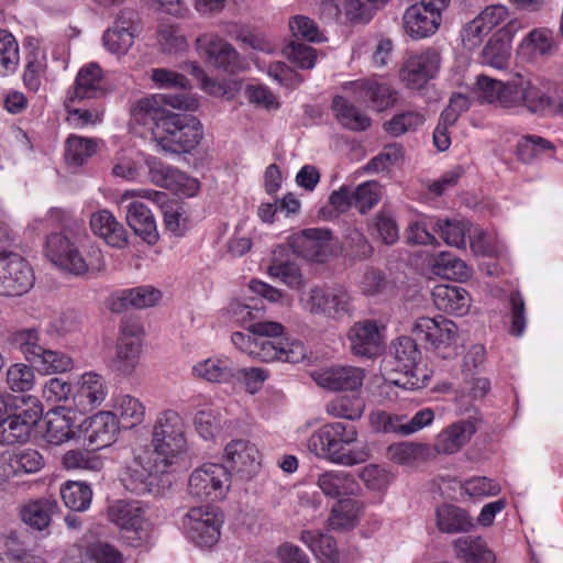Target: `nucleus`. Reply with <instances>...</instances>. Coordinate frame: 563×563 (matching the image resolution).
Returning a JSON list of instances; mask_svg holds the SVG:
<instances>
[{
  "mask_svg": "<svg viewBox=\"0 0 563 563\" xmlns=\"http://www.w3.org/2000/svg\"><path fill=\"white\" fill-rule=\"evenodd\" d=\"M153 450L142 449L124 466L121 481L136 495L153 493L162 475L186 467L189 462L185 432L180 424H155L152 432Z\"/></svg>",
  "mask_w": 563,
  "mask_h": 563,
  "instance_id": "obj_1",
  "label": "nucleus"
},
{
  "mask_svg": "<svg viewBox=\"0 0 563 563\" xmlns=\"http://www.w3.org/2000/svg\"><path fill=\"white\" fill-rule=\"evenodd\" d=\"M195 110L198 102L185 95H154L140 99L132 110L134 119L143 124L153 122V135L163 150L179 153L194 150L203 132L200 121L190 114L173 113L165 108Z\"/></svg>",
  "mask_w": 563,
  "mask_h": 563,
  "instance_id": "obj_2",
  "label": "nucleus"
},
{
  "mask_svg": "<svg viewBox=\"0 0 563 563\" xmlns=\"http://www.w3.org/2000/svg\"><path fill=\"white\" fill-rule=\"evenodd\" d=\"M256 336L251 356L262 362L282 361L299 363L306 358L307 350L303 343L286 333L285 327L275 321H258L246 327Z\"/></svg>",
  "mask_w": 563,
  "mask_h": 563,
  "instance_id": "obj_3",
  "label": "nucleus"
},
{
  "mask_svg": "<svg viewBox=\"0 0 563 563\" xmlns=\"http://www.w3.org/2000/svg\"><path fill=\"white\" fill-rule=\"evenodd\" d=\"M354 424H324L309 440V449L316 455L342 466L364 463L369 453L364 448L349 449L356 441Z\"/></svg>",
  "mask_w": 563,
  "mask_h": 563,
  "instance_id": "obj_4",
  "label": "nucleus"
},
{
  "mask_svg": "<svg viewBox=\"0 0 563 563\" xmlns=\"http://www.w3.org/2000/svg\"><path fill=\"white\" fill-rule=\"evenodd\" d=\"M416 339L423 341L442 358H451L459 353L462 346L461 333L457 324L443 317H420L411 329Z\"/></svg>",
  "mask_w": 563,
  "mask_h": 563,
  "instance_id": "obj_5",
  "label": "nucleus"
},
{
  "mask_svg": "<svg viewBox=\"0 0 563 563\" xmlns=\"http://www.w3.org/2000/svg\"><path fill=\"white\" fill-rule=\"evenodd\" d=\"M45 255L62 269L76 275L100 271L103 266L102 253L98 247H91L87 257H84L75 244L60 233L47 238Z\"/></svg>",
  "mask_w": 563,
  "mask_h": 563,
  "instance_id": "obj_6",
  "label": "nucleus"
},
{
  "mask_svg": "<svg viewBox=\"0 0 563 563\" xmlns=\"http://www.w3.org/2000/svg\"><path fill=\"white\" fill-rule=\"evenodd\" d=\"M501 107H523L534 113L563 114V104L553 106L550 99L529 78L521 74H516L505 82Z\"/></svg>",
  "mask_w": 563,
  "mask_h": 563,
  "instance_id": "obj_7",
  "label": "nucleus"
},
{
  "mask_svg": "<svg viewBox=\"0 0 563 563\" xmlns=\"http://www.w3.org/2000/svg\"><path fill=\"white\" fill-rule=\"evenodd\" d=\"M223 520L221 515L208 506L191 507L181 519V529L186 538L196 547L210 549L221 536Z\"/></svg>",
  "mask_w": 563,
  "mask_h": 563,
  "instance_id": "obj_8",
  "label": "nucleus"
},
{
  "mask_svg": "<svg viewBox=\"0 0 563 563\" xmlns=\"http://www.w3.org/2000/svg\"><path fill=\"white\" fill-rule=\"evenodd\" d=\"M231 472L222 464H205L195 470L188 481V493L200 501L218 500L230 487Z\"/></svg>",
  "mask_w": 563,
  "mask_h": 563,
  "instance_id": "obj_9",
  "label": "nucleus"
},
{
  "mask_svg": "<svg viewBox=\"0 0 563 563\" xmlns=\"http://www.w3.org/2000/svg\"><path fill=\"white\" fill-rule=\"evenodd\" d=\"M394 354L398 363L397 369L404 374L390 382L404 388H423L427 385L428 375L426 368L418 363L420 351L415 340L409 336L397 339L394 343Z\"/></svg>",
  "mask_w": 563,
  "mask_h": 563,
  "instance_id": "obj_10",
  "label": "nucleus"
},
{
  "mask_svg": "<svg viewBox=\"0 0 563 563\" xmlns=\"http://www.w3.org/2000/svg\"><path fill=\"white\" fill-rule=\"evenodd\" d=\"M289 245L294 253L314 263H325L336 252V242L325 229L311 228L292 234Z\"/></svg>",
  "mask_w": 563,
  "mask_h": 563,
  "instance_id": "obj_11",
  "label": "nucleus"
},
{
  "mask_svg": "<svg viewBox=\"0 0 563 563\" xmlns=\"http://www.w3.org/2000/svg\"><path fill=\"white\" fill-rule=\"evenodd\" d=\"M145 198L161 205L164 216V224L167 231L176 236H181L188 229L189 217L184 203L172 200L167 201V195L152 189H130L122 192L118 203L122 205L128 200Z\"/></svg>",
  "mask_w": 563,
  "mask_h": 563,
  "instance_id": "obj_12",
  "label": "nucleus"
},
{
  "mask_svg": "<svg viewBox=\"0 0 563 563\" xmlns=\"http://www.w3.org/2000/svg\"><path fill=\"white\" fill-rule=\"evenodd\" d=\"M33 283V269L21 255L0 251V295L21 296Z\"/></svg>",
  "mask_w": 563,
  "mask_h": 563,
  "instance_id": "obj_13",
  "label": "nucleus"
},
{
  "mask_svg": "<svg viewBox=\"0 0 563 563\" xmlns=\"http://www.w3.org/2000/svg\"><path fill=\"white\" fill-rule=\"evenodd\" d=\"M151 181L156 186L166 188L184 197H194L200 188L196 178L187 176L185 173L173 168L156 158L146 161Z\"/></svg>",
  "mask_w": 563,
  "mask_h": 563,
  "instance_id": "obj_14",
  "label": "nucleus"
},
{
  "mask_svg": "<svg viewBox=\"0 0 563 563\" xmlns=\"http://www.w3.org/2000/svg\"><path fill=\"white\" fill-rule=\"evenodd\" d=\"M151 181L156 186L166 188L184 197H194L200 188L196 178L187 176L185 173L173 168L156 158L146 161Z\"/></svg>",
  "mask_w": 563,
  "mask_h": 563,
  "instance_id": "obj_15",
  "label": "nucleus"
},
{
  "mask_svg": "<svg viewBox=\"0 0 563 563\" xmlns=\"http://www.w3.org/2000/svg\"><path fill=\"white\" fill-rule=\"evenodd\" d=\"M509 16L504 5H488L476 18L468 22L462 31L465 47H477L493 30L506 22Z\"/></svg>",
  "mask_w": 563,
  "mask_h": 563,
  "instance_id": "obj_16",
  "label": "nucleus"
},
{
  "mask_svg": "<svg viewBox=\"0 0 563 563\" xmlns=\"http://www.w3.org/2000/svg\"><path fill=\"white\" fill-rule=\"evenodd\" d=\"M197 46L209 63L223 68L228 73H236L246 68L238 52L227 42L213 34H205L197 40Z\"/></svg>",
  "mask_w": 563,
  "mask_h": 563,
  "instance_id": "obj_17",
  "label": "nucleus"
},
{
  "mask_svg": "<svg viewBox=\"0 0 563 563\" xmlns=\"http://www.w3.org/2000/svg\"><path fill=\"white\" fill-rule=\"evenodd\" d=\"M384 330L385 327L377 324L376 321L356 322L347 334L352 353L367 357L377 355L384 344Z\"/></svg>",
  "mask_w": 563,
  "mask_h": 563,
  "instance_id": "obj_18",
  "label": "nucleus"
},
{
  "mask_svg": "<svg viewBox=\"0 0 563 563\" xmlns=\"http://www.w3.org/2000/svg\"><path fill=\"white\" fill-rule=\"evenodd\" d=\"M559 43L551 29L539 26L532 29L520 41L517 47V57L522 62H536L554 55Z\"/></svg>",
  "mask_w": 563,
  "mask_h": 563,
  "instance_id": "obj_19",
  "label": "nucleus"
},
{
  "mask_svg": "<svg viewBox=\"0 0 563 563\" xmlns=\"http://www.w3.org/2000/svg\"><path fill=\"white\" fill-rule=\"evenodd\" d=\"M59 512V506L53 497L29 499L18 508L20 520L31 530L47 531L53 517Z\"/></svg>",
  "mask_w": 563,
  "mask_h": 563,
  "instance_id": "obj_20",
  "label": "nucleus"
},
{
  "mask_svg": "<svg viewBox=\"0 0 563 563\" xmlns=\"http://www.w3.org/2000/svg\"><path fill=\"white\" fill-rule=\"evenodd\" d=\"M224 457L231 472L241 477H251L261 464L256 445L247 440H232L224 448Z\"/></svg>",
  "mask_w": 563,
  "mask_h": 563,
  "instance_id": "obj_21",
  "label": "nucleus"
},
{
  "mask_svg": "<svg viewBox=\"0 0 563 563\" xmlns=\"http://www.w3.org/2000/svg\"><path fill=\"white\" fill-rule=\"evenodd\" d=\"M353 99L366 103L376 111H383L394 104L396 98L391 88L376 78L356 80L349 84Z\"/></svg>",
  "mask_w": 563,
  "mask_h": 563,
  "instance_id": "obj_22",
  "label": "nucleus"
},
{
  "mask_svg": "<svg viewBox=\"0 0 563 563\" xmlns=\"http://www.w3.org/2000/svg\"><path fill=\"white\" fill-rule=\"evenodd\" d=\"M441 13L438 9L421 2L410 5L402 16L405 32L412 38H422L435 33L441 23Z\"/></svg>",
  "mask_w": 563,
  "mask_h": 563,
  "instance_id": "obj_23",
  "label": "nucleus"
},
{
  "mask_svg": "<svg viewBox=\"0 0 563 563\" xmlns=\"http://www.w3.org/2000/svg\"><path fill=\"white\" fill-rule=\"evenodd\" d=\"M314 484L330 499L339 500L346 496H355L360 492V485L354 476L344 471H324L316 476Z\"/></svg>",
  "mask_w": 563,
  "mask_h": 563,
  "instance_id": "obj_24",
  "label": "nucleus"
},
{
  "mask_svg": "<svg viewBox=\"0 0 563 563\" xmlns=\"http://www.w3.org/2000/svg\"><path fill=\"white\" fill-rule=\"evenodd\" d=\"M364 369L355 366H336L327 368L316 376L319 386L330 390H356L363 385Z\"/></svg>",
  "mask_w": 563,
  "mask_h": 563,
  "instance_id": "obj_25",
  "label": "nucleus"
},
{
  "mask_svg": "<svg viewBox=\"0 0 563 563\" xmlns=\"http://www.w3.org/2000/svg\"><path fill=\"white\" fill-rule=\"evenodd\" d=\"M432 300L439 310L456 317L465 316L472 302L466 289L446 284L437 285L433 288Z\"/></svg>",
  "mask_w": 563,
  "mask_h": 563,
  "instance_id": "obj_26",
  "label": "nucleus"
},
{
  "mask_svg": "<svg viewBox=\"0 0 563 563\" xmlns=\"http://www.w3.org/2000/svg\"><path fill=\"white\" fill-rule=\"evenodd\" d=\"M162 299V292L152 286H141L123 289L111 295L109 308L120 312L126 308L143 309L156 305Z\"/></svg>",
  "mask_w": 563,
  "mask_h": 563,
  "instance_id": "obj_27",
  "label": "nucleus"
},
{
  "mask_svg": "<svg viewBox=\"0 0 563 563\" xmlns=\"http://www.w3.org/2000/svg\"><path fill=\"white\" fill-rule=\"evenodd\" d=\"M140 33L139 23L131 19L118 18L113 26L103 34L106 48L117 55H124L134 44L135 37Z\"/></svg>",
  "mask_w": 563,
  "mask_h": 563,
  "instance_id": "obj_28",
  "label": "nucleus"
},
{
  "mask_svg": "<svg viewBox=\"0 0 563 563\" xmlns=\"http://www.w3.org/2000/svg\"><path fill=\"white\" fill-rule=\"evenodd\" d=\"M89 223L93 234L104 240L107 244L121 249L128 243L124 227L109 210L103 209L92 213Z\"/></svg>",
  "mask_w": 563,
  "mask_h": 563,
  "instance_id": "obj_29",
  "label": "nucleus"
},
{
  "mask_svg": "<svg viewBox=\"0 0 563 563\" xmlns=\"http://www.w3.org/2000/svg\"><path fill=\"white\" fill-rule=\"evenodd\" d=\"M107 396V387L103 378L93 372L81 375L74 400L80 411L92 410L100 405Z\"/></svg>",
  "mask_w": 563,
  "mask_h": 563,
  "instance_id": "obj_30",
  "label": "nucleus"
},
{
  "mask_svg": "<svg viewBox=\"0 0 563 563\" xmlns=\"http://www.w3.org/2000/svg\"><path fill=\"white\" fill-rule=\"evenodd\" d=\"M126 222L134 233L147 244L154 245L158 241L155 218L143 202L135 200L128 206Z\"/></svg>",
  "mask_w": 563,
  "mask_h": 563,
  "instance_id": "obj_31",
  "label": "nucleus"
},
{
  "mask_svg": "<svg viewBox=\"0 0 563 563\" xmlns=\"http://www.w3.org/2000/svg\"><path fill=\"white\" fill-rule=\"evenodd\" d=\"M109 520L122 530L139 532L144 525V508L140 501L117 500L108 508Z\"/></svg>",
  "mask_w": 563,
  "mask_h": 563,
  "instance_id": "obj_32",
  "label": "nucleus"
},
{
  "mask_svg": "<svg viewBox=\"0 0 563 563\" xmlns=\"http://www.w3.org/2000/svg\"><path fill=\"white\" fill-rule=\"evenodd\" d=\"M299 539L320 563H340V552L332 536L320 530H302Z\"/></svg>",
  "mask_w": 563,
  "mask_h": 563,
  "instance_id": "obj_33",
  "label": "nucleus"
},
{
  "mask_svg": "<svg viewBox=\"0 0 563 563\" xmlns=\"http://www.w3.org/2000/svg\"><path fill=\"white\" fill-rule=\"evenodd\" d=\"M363 505L360 500L346 496L339 499L331 509L328 526L335 531L353 529L357 522Z\"/></svg>",
  "mask_w": 563,
  "mask_h": 563,
  "instance_id": "obj_34",
  "label": "nucleus"
},
{
  "mask_svg": "<svg viewBox=\"0 0 563 563\" xmlns=\"http://www.w3.org/2000/svg\"><path fill=\"white\" fill-rule=\"evenodd\" d=\"M475 433L474 424H449L437 437L433 453L453 454Z\"/></svg>",
  "mask_w": 563,
  "mask_h": 563,
  "instance_id": "obj_35",
  "label": "nucleus"
},
{
  "mask_svg": "<svg viewBox=\"0 0 563 563\" xmlns=\"http://www.w3.org/2000/svg\"><path fill=\"white\" fill-rule=\"evenodd\" d=\"M437 527L443 533L467 532L473 527V520L467 511L453 505H443L437 509Z\"/></svg>",
  "mask_w": 563,
  "mask_h": 563,
  "instance_id": "obj_36",
  "label": "nucleus"
},
{
  "mask_svg": "<svg viewBox=\"0 0 563 563\" xmlns=\"http://www.w3.org/2000/svg\"><path fill=\"white\" fill-rule=\"evenodd\" d=\"M47 56L46 52L38 44L32 47L27 53L25 69L23 73L24 86L33 92H37L43 80L47 76Z\"/></svg>",
  "mask_w": 563,
  "mask_h": 563,
  "instance_id": "obj_37",
  "label": "nucleus"
},
{
  "mask_svg": "<svg viewBox=\"0 0 563 563\" xmlns=\"http://www.w3.org/2000/svg\"><path fill=\"white\" fill-rule=\"evenodd\" d=\"M103 77L100 66L89 64L82 67L76 78L73 97L77 99L96 98L102 95Z\"/></svg>",
  "mask_w": 563,
  "mask_h": 563,
  "instance_id": "obj_38",
  "label": "nucleus"
},
{
  "mask_svg": "<svg viewBox=\"0 0 563 563\" xmlns=\"http://www.w3.org/2000/svg\"><path fill=\"white\" fill-rule=\"evenodd\" d=\"M431 271L445 279L464 282L471 276V269L464 261L450 252H441L431 261Z\"/></svg>",
  "mask_w": 563,
  "mask_h": 563,
  "instance_id": "obj_39",
  "label": "nucleus"
},
{
  "mask_svg": "<svg viewBox=\"0 0 563 563\" xmlns=\"http://www.w3.org/2000/svg\"><path fill=\"white\" fill-rule=\"evenodd\" d=\"M35 427L34 438L40 434L48 444L60 445L65 442H80L82 434V424H33Z\"/></svg>",
  "mask_w": 563,
  "mask_h": 563,
  "instance_id": "obj_40",
  "label": "nucleus"
},
{
  "mask_svg": "<svg viewBox=\"0 0 563 563\" xmlns=\"http://www.w3.org/2000/svg\"><path fill=\"white\" fill-rule=\"evenodd\" d=\"M499 30L488 41L482 52V63L496 69H505L511 57V37L503 38Z\"/></svg>",
  "mask_w": 563,
  "mask_h": 563,
  "instance_id": "obj_41",
  "label": "nucleus"
},
{
  "mask_svg": "<svg viewBox=\"0 0 563 563\" xmlns=\"http://www.w3.org/2000/svg\"><path fill=\"white\" fill-rule=\"evenodd\" d=\"M456 556L467 563H493L495 556L482 540L477 537H462L453 543Z\"/></svg>",
  "mask_w": 563,
  "mask_h": 563,
  "instance_id": "obj_42",
  "label": "nucleus"
},
{
  "mask_svg": "<svg viewBox=\"0 0 563 563\" xmlns=\"http://www.w3.org/2000/svg\"><path fill=\"white\" fill-rule=\"evenodd\" d=\"M332 110L338 121L353 131H364L371 125V119L355 108L346 98L336 96L332 101Z\"/></svg>",
  "mask_w": 563,
  "mask_h": 563,
  "instance_id": "obj_43",
  "label": "nucleus"
},
{
  "mask_svg": "<svg viewBox=\"0 0 563 563\" xmlns=\"http://www.w3.org/2000/svg\"><path fill=\"white\" fill-rule=\"evenodd\" d=\"M145 409L139 399L129 395L120 396L115 399L112 410L101 411L98 418L104 422L110 420H135L141 421L144 418Z\"/></svg>",
  "mask_w": 563,
  "mask_h": 563,
  "instance_id": "obj_44",
  "label": "nucleus"
},
{
  "mask_svg": "<svg viewBox=\"0 0 563 563\" xmlns=\"http://www.w3.org/2000/svg\"><path fill=\"white\" fill-rule=\"evenodd\" d=\"M388 457L401 465H409L416 461H424L433 456L432 446L416 442H400L388 446Z\"/></svg>",
  "mask_w": 563,
  "mask_h": 563,
  "instance_id": "obj_45",
  "label": "nucleus"
},
{
  "mask_svg": "<svg viewBox=\"0 0 563 563\" xmlns=\"http://www.w3.org/2000/svg\"><path fill=\"white\" fill-rule=\"evenodd\" d=\"M82 431H87V433L82 434L80 442L92 451H97L114 443L121 428L120 424H88L82 427Z\"/></svg>",
  "mask_w": 563,
  "mask_h": 563,
  "instance_id": "obj_46",
  "label": "nucleus"
},
{
  "mask_svg": "<svg viewBox=\"0 0 563 563\" xmlns=\"http://www.w3.org/2000/svg\"><path fill=\"white\" fill-rule=\"evenodd\" d=\"M97 150L98 141L96 139L71 134L65 142V159L68 164L79 166L95 155Z\"/></svg>",
  "mask_w": 563,
  "mask_h": 563,
  "instance_id": "obj_47",
  "label": "nucleus"
},
{
  "mask_svg": "<svg viewBox=\"0 0 563 563\" xmlns=\"http://www.w3.org/2000/svg\"><path fill=\"white\" fill-rule=\"evenodd\" d=\"M432 228L440 233L443 241L457 249H464L466 245V235L470 236L473 227L464 221L457 220H435Z\"/></svg>",
  "mask_w": 563,
  "mask_h": 563,
  "instance_id": "obj_48",
  "label": "nucleus"
},
{
  "mask_svg": "<svg viewBox=\"0 0 563 563\" xmlns=\"http://www.w3.org/2000/svg\"><path fill=\"white\" fill-rule=\"evenodd\" d=\"M20 64V46L15 36L0 29V75L8 76L18 69Z\"/></svg>",
  "mask_w": 563,
  "mask_h": 563,
  "instance_id": "obj_49",
  "label": "nucleus"
},
{
  "mask_svg": "<svg viewBox=\"0 0 563 563\" xmlns=\"http://www.w3.org/2000/svg\"><path fill=\"white\" fill-rule=\"evenodd\" d=\"M60 496L67 508L75 511H85L90 506L92 490L84 483L67 482L60 488Z\"/></svg>",
  "mask_w": 563,
  "mask_h": 563,
  "instance_id": "obj_50",
  "label": "nucleus"
},
{
  "mask_svg": "<svg viewBox=\"0 0 563 563\" xmlns=\"http://www.w3.org/2000/svg\"><path fill=\"white\" fill-rule=\"evenodd\" d=\"M14 407L11 413V422H40L43 417V405L38 398L27 396H15Z\"/></svg>",
  "mask_w": 563,
  "mask_h": 563,
  "instance_id": "obj_51",
  "label": "nucleus"
},
{
  "mask_svg": "<svg viewBox=\"0 0 563 563\" xmlns=\"http://www.w3.org/2000/svg\"><path fill=\"white\" fill-rule=\"evenodd\" d=\"M351 191L353 207L361 213H365L374 208L379 202L383 195L382 186L375 180L365 181L356 188L351 189Z\"/></svg>",
  "mask_w": 563,
  "mask_h": 563,
  "instance_id": "obj_52",
  "label": "nucleus"
},
{
  "mask_svg": "<svg viewBox=\"0 0 563 563\" xmlns=\"http://www.w3.org/2000/svg\"><path fill=\"white\" fill-rule=\"evenodd\" d=\"M364 411V402L358 397H336L327 405V412L332 418L357 420Z\"/></svg>",
  "mask_w": 563,
  "mask_h": 563,
  "instance_id": "obj_53",
  "label": "nucleus"
},
{
  "mask_svg": "<svg viewBox=\"0 0 563 563\" xmlns=\"http://www.w3.org/2000/svg\"><path fill=\"white\" fill-rule=\"evenodd\" d=\"M75 97L67 98L65 107L67 109V121L75 128H82L86 125H95L100 123L103 118L104 109L102 107H95L91 109L74 108L73 103Z\"/></svg>",
  "mask_w": 563,
  "mask_h": 563,
  "instance_id": "obj_54",
  "label": "nucleus"
},
{
  "mask_svg": "<svg viewBox=\"0 0 563 563\" xmlns=\"http://www.w3.org/2000/svg\"><path fill=\"white\" fill-rule=\"evenodd\" d=\"M272 278L279 279L290 288L298 289L303 285V277L299 267L291 262L274 261L267 268Z\"/></svg>",
  "mask_w": 563,
  "mask_h": 563,
  "instance_id": "obj_55",
  "label": "nucleus"
},
{
  "mask_svg": "<svg viewBox=\"0 0 563 563\" xmlns=\"http://www.w3.org/2000/svg\"><path fill=\"white\" fill-rule=\"evenodd\" d=\"M67 470H84L99 472L103 467L102 459L90 451H68L63 456Z\"/></svg>",
  "mask_w": 563,
  "mask_h": 563,
  "instance_id": "obj_56",
  "label": "nucleus"
},
{
  "mask_svg": "<svg viewBox=\"0 0 563 563\" xmlns=\"http://www.w3.org/2000/svg\"><path fill=\"white\" fill-rule=\"evenodd\" d=\"M194 373L208 382H225L231 372L227 360L208 358L194 367Z\"/></svg>",
  "mask_w": 563,
  "mask_h": 563,
  "instance_id": "obj_57",
  "label": "nucleus"
},
{
  "mask_svg": "<svg viewBox=\"0 0 563 563\" xmlns=\"http://www.w3.org/2000/svg\"><path fill=\"white\" fill-rule=\"evenodd\" d=\"M141 354V343L139 341L119 340L117 357L114 360L117 369L128 374L137 365Z\"/></svg>",
  "mask_w": 563,
  "mask_h": 563,
  "instance_id": "obj_58",
  "label": "nucleus"
},
{
  "mask_svg": "<svg viewBox=\"0 0 563 563\" xmlns=\"http://www.w3.org/2000/svg\"><path fill=\"white\" fill-rule=\"evenodd\" d=\"M7 383L13 391H27L35 385V375L32 367L15 363L7 371Z\"/></svg>",
  "mask_w": 563,
  "mask_h": 563,
  "instance_id": "obj_59",
  "label": "nucleus"
},
{
  "mask_svg": "<svg viewBox=\"0 0 563 563\" xmlns=\"http://www.w3.org/2000/svg\"><path fill=\"white\" fill-rule=\"evenodd\" d=\"M424 122V115L417 111H407L393 117L384 124L387 133L398 136L406 132L413 131Z\"/></svg>",
  "mask_w": 563,
  "mask_h": 563,
  "instance_id": "obj_60",
  "label": "nucleus"
},
{
  "mask_svg": "<svg viewBox=\"0 0 563 563\" xmlns=\"http://www.w3.org/2000/svg\"><path fill=\"white\" fill-rule=\"evenodd\" d=\"M157 41L165 52H178L187 47V38L180 27L175 24H161L157 30Z\"/></svg>",
  "mask_w": 563,
  "mask_h": 563,
  "instance_id": "obj_61",
  "label": "nucleus"
},
{
  "mask_svg": "<svg viewBox=\"0 0 563 563\" xmlns=\"http://www.w3.org/2000/svg\"><path fill=\"white\" fill-rule=\"evenodd\" d=\"M389 0H345L346 18L352 22H367L373 15V9L384 5Z\"/></svg>",
  "mask_w": 563,
  "mask_h": 563,
  "instance_id": "obj_62",
  "label": "nucleus"
},
{
  "mask_svg": "<svg viewBox=\"0 0 563 563\" xmlns=\"http://www.w3.org/2000/svg\"><path fill=\"white\" fill-rule=\"evenodd\" d=\"M470 246L475 255L497 256L499 245L496 236L484 232L482 229L473 227L470 232Z\"/></svg>",
  "mask_w": 563,
  "mask_h": 563,
  "instance_id": "obj_63",
  "label": "nucleus"
},
{
  "mask_svg": "<svg viewBox=\"0 0 563 563\" xmlns=\"http://www.w3.org/2000/svg\"><path fill=\"white\" fill-rule=\"evenodd\" d=\"M289 27L294 36L309 42H323L325 36L319 30L313 20L305 15H296L289 21Z\"/></svg>",
  "mask_w": 563,
  "mask_h": 563,
  "instance_id": "obj_64",
  "label": "nucleus"
}]
</instances>
